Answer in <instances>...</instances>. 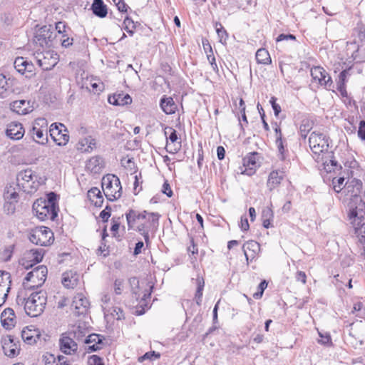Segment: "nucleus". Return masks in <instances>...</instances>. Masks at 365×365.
Segmentation results:
<instances>
[{
    "label": "nucleus",
    "instance_id": "60",
    "mask_svg": "<svg viewBox=\"0 0 365 365\" xmlns=\"http://www.w3.org/2000/svg\"><path fill=\"white\" fill-rule=\"evenodd\" d=\"M322 339L319 340V343L324 345H329L331 344V337L329 334L323 335L321 332L319 333Z\"/></svg>",
    "mask_w": 365,
    "mask_h": 365
},
{
    "label": "nucleus",
    "instance_id": "52",
    "mask_svg": "<svg viewBox=\"0 0 365 365\" xmlns=\"http://www.w3.org/2000/svg\"><path fill=\"white\" fill-rule=\"evenodd\" d=\"M210 54L207 55V60L209 61V62H210V63L213 71H215V72H217L218 71V67H217V65L216 61H215V56L212 54V48H210Z\"/></svg>",
    "mask_w": 365,
    "mask_h": 365
},
{
    "label": "nucleus",
    "instance_id": "62",
    "mask_svg": "<svg viewBox=\"0 0 365 365\" xmlns=\"http://www.w3.org/2000/svg\"><path fill=\"white\" fill-rule=\"evenodd\" d=\"M162 192L169 197H172L173 195V191L167 181H165L163 185Z\"/></svg>",
    "mask_w": 365,
    "mask_h": 365
},
{
    "label": "nucleus",
    "instance_id": "7",
    "mask_svg": "<svg viewBox=\"0 0 365 365\" xmlns=\"http://www.w3.org/2000/svg\"><path fill=\"white\" fill-rule=\"evenodd\" d=\"M310 149L319 160L320 154L327 152L329 148V138L322 133L314 131L309 138Z\"/></svg>",
    "mask_w": 365,
    "mask_h": 365
},
{
    "label": "nucleus",
    "instance_id": "10",
    "mask_svg": "<svg viewBox=\"0 0 365 365\" xmlns=\"http://www.w3.org/2000/svg\"><path fill=\"white\" fill-rule=\"evenodd\" d=\"M129 282L131 286L132 294L135 297V299L138 301L140 299L139 304L140 308H138L136 312L138 315L143 314L145 309L143 306L148 307L147 299L150 297V290H146L143 292L140 291L139 281L136 277H133L129 279ZM152 289V287L150 289Z\"/></svg>",
    "mask_w": 365,
    "mask_h": 365
},
{
    "label": "nucleus",
    "instance_id": "27",
    "mask_svg": "<svg viewBox=\"0 0 365 365\" xmlns=\"http://www.w3.org/2000/svg\"><path fill=\"white\" fill-rule=\"evenodd\" d=\"M96 139L91 136H86L79 140L77 143V149L82 153H90L96 148Z\"/></svg>",
    "mask_w": 365,
    "mask_h": 365
},
{
    "label": "nucleus",
    "instance_id": "58",
    "mask_svg": "<svg viewBox=\"0 0 365 365\" xmlns=\"http://www.w3.org/2000/svg\"><path fill=\"white\" fill-rule=\"evenodd\" d=\"M66 28H67V26L63 22L58 21V22H57L56 24V31H58V34H62V36L63 34H66Z\"/></svg>",
    "mask_w": 365,
    "mask_h": 365
},
{
    "label": "nucleus",
    "instance_id": "25",
    "mask_svg": "<svg viewBox=\"0 0 365 365\" xmlns=\"http://www.w3.org/2000/svg\"><path fill=\"white\" fill-rule=\"evenodd\" d=\"M10 108L12 111L19 115H25L33 110L31 102L26 100H19L12 102L10 104Z\"/></svg>",
    "mask_w": 365,
    "mask_h": 365
},
{
    "label": "nucleus",
    "instance_id": "43",
    "mask_svg": "<svg viewBox=\"0 0 365 365\" xmlns=\"http://www.w3.org/2000/svg\"><path fill=\"white\" fill-rule=\"evenodd\" d=\"M215 27L217 36L220 38V41H222V40L226 41L227 38V34L226 30L223 28L222 25L220 22H216Z\"/></svg>",
    "mask_w": 365,
    "mask_h": 365
},
{
    "label": "nucleus",
    "instance_id": "55",
    "mask_svg": "<svg viewBox=\"0 0 365 365\" xmlns=\"http://www.w3.org/2000/svg\"><path fill=\"white\" fill-rule=\"evenodd\" d=\"M276 100L277 99L275 97H272L270 99V103L272 105L275 116H278V115L281 112V107L279 104L276 103Z\"/></svg>",
    "mask_w": 365,
    "mask_h": 365
},
{
    "label": "nucleus",
    "instance_id": "34",
    "mask_svg": "<svg viewBox=\"0 0 365 365\" xmlns=\"http://www.w3.org/2000/svg\"><path fill=\"white\" fill-rule=\"evenodd\" d=\"M160 107L166 114H173L177 106L171 97L163 98L160 101Z\"/></svg>",
    "mask_w": 365,
    "mask_h": 365
},
{
    "label": "nucleus",
    "instance_id": "64",
    "mask_svg": "<svg viewBox=\"0 0 365 365\" xmlns=\"http://www.w3.org/2000/svg\"><path fill=\"white\" fill-rule=\"evenodd\" d=\"M4 208L8 214L14 213L15 211V205L12 202H6Z\"/></svg>",
    "mask_w": 365,
    "mask_h": 365
},
{
    "label": "nucleus",
    "instance_id": "14",
    "mask_svg": "<svg viewBox=\"0 0 365 365\" xmlns=\"http://www.w3.org/2000/svg\"><path fill=\"white\" fill-rule=\"evenodd\" d=\"M31 135L34 140L40 144H46L47 138V121L45 118H38L34 121Z\"/></svg>",
    "mask_w": 365,
    "mask_h": 365
},
{
    "label": "nucleus",
    "instance_id": "42",
    "mask_svg": "<svg viewBox=\"0 0 365 365\" xmlns=\"http://www.w3.org/2000/svg\"><path fill=\"white\" fill-rule=\"evenodd\" d=\"M11 274L4 271H0V287H7L11 286Z\"/></svg>",
    "mask_w": 365,
    "mask_h": 365
},
{
    "label": "nucleus",
    "instance_id": "57",
    "mask_svg": "<svg viewBox=\"0 0 365 365\" xmlns=\"http://www.w3.org/2000/svg\"><path fill=\"white\" fill-rule=\"evenodd\" d=\"M115 4L118 9L120 12H126L128 9V5L124 2L123 0H113Z\"/></svg>",
    "mask_w": 365,
    "mask_h": 365
},
{
    "label": "nucleus",
    "instance_id": "24",
    "mask_svg": "<svg viewBox=\"0 0 365 365\" xmlns=\"http://www.w3.org/2000/svg\"><path fill=\"white\" fill-rule=\"evenodd\" d=\"M89 304L88 299L82 293L76 294L72 302V307L76 310L78 314H84Z\"/></svg>",
    "mask_w": 365,
    "mask_h": 365
},
{
    "label": "nucleus",
    "instance_id": "53",
    "mask_svg": "<svg viewBox=\"0 0 365 365\" xmlns=\"http://www.w3.org/2000/svg\"><path fill=\"white\" fill-rule=\"evenodd\" d=\"M89 365H104L103 359L97 355H92L88 359Z\"/></svg>",
    "mask_w": 365,
    "mask_h": 365
},
{
    "label": "nucleus",
    "instance_id": "51",
    "mask_svg": "<svg viewBox=\"0 0 365 365\" xmlns=\"http://www.w3.org/2000/svg\"><path fill=\"white\" fill-rule=\"evenodd\" d=\"M349 74V69L342 71L339 75L337 86H345L346 76Z\"/></svg>",
    "mask_w": 365,
    "mask_h": 365
},
{
    "label": "nucleus",
    "instance_id": "5",
    "mask_svg": "<svg viewBox=\"0 0 365 365\" xmlns=\"http://www.w3.org/2000/svg\"><path fill=\"white\" fill-rule=\"evenodd\" d=\"M102 189L106 198L110 201H114L122 195V187L119 178L115 175L108 174L102 179Z\"/></svg>",
    "mask_w": 365,
    "mask_h": 365
},
{
    "label": "nucleus",
    "instance_id": "6",
    "mask_svg": "<svg viewBox=\"0 0 365 365\" xmlns=\"http://www.w3.org/2000/svg\"><path fill=\"white\" fill-rule=\"evenodd\" d=\"M48 274L47 267L40 265L29 272L23 282V286L26 289H33L41 287L46 281Z\"/></svg>",
    "mask_w": 365,
    "mask_h": 365
},
{
    "label": "nucleus",
    "instance_id": "26",
    "mask_svg": "<svg viewBox=\"0 0 365 365\" xmlns=\"http://www.w3.org/2000/svg\"><path fill=\"white\" fill-rule=\"evenodd\" d=\"M1 322L2 326L6 329L14 327L16 323L14 310L11 308L5 309L1 314Z\"/></svg>",
    "mask_w": 365,
    "mask_h": 365
},
{
    "label": "nucleus",
    "instance_id": "22",
    "mask_svg": "<svg viewBox=\"0 0 365 365\" xmlns=\"http://www.w3.org/2000/svg\"><path fill=\"white\" fill-rule=\"evenodd\" d=\"M242 250L248 264L250 261L252 262L256 257L260 250V246L256 241L250 240L243 245Z\"/></svg>",
    "mask_w": 365,
    "mask_h": 365
},
{
    "label": "nucleus",
    "instance_id": "2",
    "mask_svg": "<svg viewBox=\"0 0 365 365\" xmlns=\"http://www.w3.org/2000/svg\"><path fill=\"white\" fill-rule=\"evenodd\" d=\"M362 189V182L355 178L348 180L345 182V190L343 193L351 200L350 212L349 214V220L351 221L354 219V212L361 209L365 211V202H363L359 194Z\"/></svg>",
    "mask_w": 365,
    "mask_h": 365
},
{
    "label": "nucleus",
    "instance_id": "13",
    "mask_svg": "<svg viewBox=\"0 0 365 365\" xmlns=\"http://www.w3.org/2000/svg\"><path fill=\"white\" fill-rule=\"evenodd\" d=\"M53 38V34L51 31V26H43L36 31L33 41L36 46L43 49L52 46Z\"/></svg>",
    "mask_w": 365,
    "mask_h": 365
},
{
    "label": "nucleus",
    "instance_id": "35",
    "mask_svg": "<svg viewBox=\"0 0 365 365\" xmlns=\"http://www.w3.org/2000/svg\"><path fill=\"white\" fill-rule=\"evenodd\" d=\"M44 361L46 365H70L66 362V357L58 356L57 358L53 354H46L44 356Z\"/></svg>",
    "mask_w": 365,
    "mask_h": 365
},
{
    "label": "nucleus",
    "instance_id": "50",
    "mask_svg": "<svg viewBox=\"0 0 365 365\" xmlns=\"http://www.w3.org/2000/svg\"><path fill=\"white\" fill-rule=\"evenodd\" d=\"M86 344H90L94 342L95 344H101L102 339H101V336L98 334H91L88 336L85 341Z\"/></svg>",
    "mask_w": 365,
    "mask_h": 365
},
{
    "label": "nucleus",
    "instance_id": "1",
    "mask_svg": "<svg viewBox=\"0 0 365 365\" xmlns=\"http://www.w3.org/2000/svg\"><path fill=\"white\" fill-rule=\"evenodd\" d=\"M126 220L129 229H133L140 232L144 237L145 242L148 245L149 229L150 227L156 228L158 225L159 214L156 212H148L130 210L126 213Z\"/></svg>",
    "mask_w": 365,
    "mask_h": 365
},
{
    "label": "nucleus",
    "instance_id": "19",
    "mask_svg": "<svg viewBox=\"0 0 365 365\" xmlns=\"http://www.w3.org/2000/svg\"><path fill=\"white\" fill-rule=\"evenodd\" d=\"M167 142L166 148H170V153L177 152L181 147V141L178 140L176 130L172 127H166L164 130Z\"/></svg>",
    "mask_w": 365,
    "mask_h": 365
},
{
    "label": "nucleus",
    "instance_id": "16",
    "mask_svg": "<svg viewBox=\"0 0 365 365\" xmlns=\"http://www.w3.org/2000/svg\"><path fill=\"white\" fill-rule=\"evenodd\" d=\"M74 333H64L59 339L60 350L65 354H75L78 350V344L74 341Z\"/></svg>",
    "mask_w": 365,
    "mask_h": 365
},
{
    "label": "nucleus",
    "instance_id": "45",
    "mask_svg": "<svg viewBox=\"0 0 365 365\" xmlns=\"http://www.w3.org/2000/svg\"><path fill=\"white\" fill-rule=\"evenodd\" d=\"M275 143H276V145L277 147V149H278V152H279V158L281 159V160H284V142L282 140V138H280V137L279 136L278 138L275 140Z\"/></svg>",
    "mask_w": 365,
    "mask_h": 365
},
{
    "label": "nucleus",
    "instance_id": "56",
    "mask_svg": "<svg viewBox=\"0 0 365 365\" xmlns=\"http://www.w3.org/2000/svg\"><path fill=\"white\" fill-rule=\"evenodd\" d=\"M61 41L62 46L67 48L73 44V39L68 36L67 34H63Z\"/></svg>",
    "mask_w": 365,
    "mask_h": 365
},
{
    "label": "nucleus",
    "instance_id": "59",
    "mask_svg": "<svg viewBox=\"0 0 365 365\" xmlns=\"http://www.w3.org/2000/svg\"><path fill=\"white\" fill-rule=\"evenodd\" d=\"M102 307L104 310L107 309L108 304L110 302V295L108 293L103 294L101 297Z\"/></svg>",
    "mask_w": 365,
    "mask_h": 365
},
{
    "label": "nucleus",
    "instance_id": "47",
    "mask_svg": "<svg viewBox=\"0 0 365 365\" xmlns=\"http://www.w3.org/2000/svg\"><path fill=\"white\" fill-rule=\"evenodd\" d=\"M160 354L155 351H150L145 353L143 356L139 358V361H143L146 359L155 360L160 358Z\"/></svg>",
    "mask_w": 365,
    "mask_h": 365
},
{
    "label": "nucleus",
    "instance_id": "63",
    "mask_svg": "<svg viewBox=\"0 0 365 365\" xmlns=\"http://www.w3.org/2000/svg\"><path fill=\"white\" fill-rule=\"evenodd\" d=\"M358 135L362 140H365V120H361L359 123Z\"/></svg>",
    "mask_w": 365,
    "mask_h": 365
},
{
    "label": "nucleus",
    "instance_id": "20",
    "mask_svg": "<svg viewBox=\"0 0 365 365\" xmlns=\"http://www.w3.org/2000/svg\"><path fill=\"white\" fill-rule=\"evenodd\" d=\"M2 348L4 354L9 357H14L19 353L18 344L14 341L11 336H6L1 340Z\"/></svg>",
    "mask_w": 365,
    "mask_h": 365
},
{
    "label": "nucleus",
    "instance_id": "4",
    "mask_svg": "<svg viewBox=\"0 0 365 365\" xmlns=\"http://www.w3.org/2000/svg\"><path fill=\"white\" fill-rule=\"evenodd\" d=\"M16 182L20 189L29 194L35 192L41 184L38 176L31 169L19 172L16 175Z\"/></svg>",
    "mask_w": 365,
    "mask_h": 365
},
{
    "label": "nucleus",
    "instance_id": "40",
    "mask_svg": "<svg viewBox=\"0 0 365 365\" xmlns=\"http://www.w3.org/2000/svg\"><path fill=\"white\" fill-rule=\"evenodd\" d=\"M345 178L344 177L334 178L332 179L333 189L336 192L345 190Z\"/></svg>",
    "mask_w": 365,
    "mask_h": 365
},
{
    "label": "nucleus",
    "instance_id": "31",
    "mask_svg": "<svg viewBox=\"0 0 365 365\" xmlns=\"http://www.w3.org/2000/svg\"><path fill=\"white\" fill-rule=\"evenodd\" d=\"M78 281V275L76 272L68 271L63 274L62 284L63 285L69 289L73 288L77 285Z\"/></svg>",
    "mask_w": 365,
    "mask_h": 365
},
{
    "label": "nucleus",
    "instance_id": "32",
    "mask_svg": "<svg viewBox=\"0 0 365 365\" xmlns=\"http://www.w3.org/2000/svg\"><path fill=\"white\" fill-rule=\"evenodd\" d=\"M91 9L99 18H105L108 14L107 6L103 0H93Z\"/></svg>",
    "mask_w": 365,
    "mask_h": 365
},
{
    "label": "nucleus",
    "instance_id": "28",
    "mask_svg": "<svg viewBox=\"0 0 365 365\" xmlns=\"http://www.w3.org/2000/svg\"><path fill=\"white\" fill-rule=\"evenodd\" d=\"M104 167L103 159L100 156H93L86 163L87 170L93 173H99Z\"/></svg>",
    "mask_w": 365,
    "mask_h": 365
},
{
    "label": "nucleus",
    "instance_id": "11",
    "mask_svg": "<svg viewBox=\"0 0 365 365\" xmlns=\"http://www.w3.org/2000/svg\"><path fill=\"white\" fill-rule=\"evenodd\" d=\"M33 211L36 217L41 220L50 219L54 220L57 217L56 208L48 207L43 198L37 199L33 204Z\"/></svg>",
    "mask_w": 365,
    "mask_h": 365
},
{
    "label": "nucleus",
    "instance_id": "12",
    "mask_svg": "<svg viewBox=\"0 0 365 365\" xmlns=\"http://www.w3.org/2000/svg\"><path fill=\"white\" fill-rule=\"evenodd\" d=\"M354 214L355 217L351 221V225L359 242L364 245L365 254V211L360 209V210L355 211Z\"/></svg>",
    "mask_w": 365,
    "mask_h": 365
},
{
    "label": "nucleus",
    "instance_id": "3",
    "mask_svg": "<svg viewBox=\"0 0 365 365\" xmlns=\"http://www.w3.org/2000/svg\"><path fill=\"white\" fill-rule=\"evenodd\" d=\"M47 302L46 292L41 290L32 293L26 300L24 310L27 315L36 317L41 315Z\"/></svg>",
    "mask_w": 365,
    "mask_h": 365
},
{
    "label": "nucleus",
    "instance_id": "21",
    "mask_svg": "<svg viewBox=\"0 0 365 365\" xmlns=\"http://www.w3.org/2000/svg\"><path fill=\"white\" fill-rule=\"evenodd\" d=\"M15 69L21 74L29 77L32 75L34 66L24 57H17L14 63Z\"/></svg>",
    "mask_w": 365,
    "mask_h": 365
},
{
    "label": "nucleus",
    "instance_id": "30",
    "mask_svg": "<svg viewBox=\"0 0 365 365\" xmlns=\"http://www.w3.org/2000/svg\"><path fill=\"white\" fill-rule=\"evenodd\" d=\"M108 101L114 106H125L131 103L132 98L128 94L118 93L110 96Z\"/></svg>",
    "mask_w": 365,
    "mask_h": 365
},
{
    "label": "nucleus",
    "instance_id": "8",
    "mask_svg": "<svg viewBox=\"0 0 365 365\" xmlns=\"http://www.w3.org/2000/svg\"><path fill=\"white\" fill-rule=\"evenodd\" d=\"M54 240L53 233L46 227H38L32 230L29 235V240L36 245L48 246Z\"/></svg>",
    "mask_w": 365,
    "mask_h": 365
},
{
    "label": "nucleus",
    "instance_id": "18",
    "mask_svg": "<svg viewBox=\"0 0 365 365\" xmlns=\"http://www.w3.org/2000/svg\"><path fill=\"white\" fill-rule=\"evenodd\" d=\"M311 76L313 80L318 82L321 86L330 87L332 84L331 77L322 67L315 66L312 68L311 69Z\"/></svg>",
    "mask_w": 365,
    "mask_h": 365
},
{
    "label": "nucleus",
    "instance_id": "41",
    "mask_svg": "<svg viewBox=\"0 0 365 365\" xmlns=\"http://www.w3.org/2000/svg\"><path fill=\"white\" fill-rule=\"evenodd\" d=\"M43 200L46 201V205L51 208H56L58 211V204H57V195L53 192H51L47 194L46 198L43 199Z\"/></svg>",
    "mask_w": 365,
    "mask_h": 365
},
{
    "label": "nucleus",
    "instance_id": "9",
    "mask_svg": "<svg viewBox=\"0 0 365 365\" xmlns=\"http://www.w3.org/2000/svg\"><path fill=\"white\" fill-rule=\"evenodd\" d=\"M34 58L36 63L45 71L52 69L58 63V55L53 51L43 50L36 51L34 53Z\"/></svg>",
    "mask_w": 365,
    "mask_h": 365
},
{
    "label": "nucleus",
    "instance_id": "54",
    "mask_svg": "<svg viewBox=\"0 0 365 365\" xmlns=\"http://www.w3.org/2000/svg\"><path fill=\"white\" fill-rule=\"evenodd\" d=\"M123 280L115 279L114 282V292L116 294H120L123 291Z\"/></svg>",
    "mask_w": 365,
    "mask_h": 365
},
{
    "label": "nucleus",
    "instance_id": "37",
    "mask_svg": "<svg viewBox=\"0 0 365 365\" xmlns=\"http://www.w3.org/2000/svg\"><path fill=\"white\" fill-rule=\"evenodd\" d=\"M255 56L258 63L268 65L272 63L270 55L268 51L264 48L258 49Z\"/></svg>",
    "mask_w": 365,
    "mask_h": 365
},
{
    "label": "nucleus",
    "instance_id": "39",
    "mask_svg": "<svg viewBox=\"0 0 365 365\" xmlns=\"http://www.w3.org/2000/svg\"><path fill=\"white\" fill-rule=\"evenodd\" d=\"M4 197L6 202H12L14 203L17 202L19 195L14 190V188H12L11 186L9 187H6L4 193Z\"/></svg>",
    "mask_w": 365,
    "mask_h": 365
},
{
    "label": "nucleus",
    "instance_id": "46",
    "mask_svg": "<svg viewBox=\"0 0 365 365\" xmlns=\"http://www.w3.org/2000/svg\"><path fill=\"white\" fill-rule=\"evenodd\" d=\"M9 83L6 78V76L3 74H0V97H3V93L9 88Z\"/></svg>",
    "mask_w": 365,
    "mask_h": 365
},
{
    "label": "nucleus",
    "instance_id": "15",
    "mask_svg": "<svg viewBox=\"0 0 365 365\" xmlns=\"http://www.w3.org/2000/svg\"><path fill=\"white\" fill-rule=\"evenodd\" d=\"M49 133L51 138L58 145H65L69 140L67 129L62 123H52L50 126Z\"/></svg>",
    "mask_w": 365,
    "mask_h": 365
},
{
    "label": "nucleus",
    "instance_id": "48",
    "mask_svg": "<svg viewBox=\"0 0 365 365\" xmlns=\"http://www.w3.org/2000/svg\"><path fill=\"white\" fill-rule=\"evenodd\" d=\"M267 287V284L265 281L261 282L258 285V289L259 291L253 294V297L256 299L261 298L262 297L264 290L266 289Z\"/></svg>",
    "mask_w": 365,
    "mask_h": 365
},
{
    "label": "nucleus",
    "instance_id": "49",
    "mask_svg": "<svg viewBox=\"0 0 365 365\" xmlns=\"http://www.w3.org/2000/svg\"><path fill=\"white\" fill-rule=\"evenodd\" d=\"M311 130V126L308 123H303L300 125L299 128V133L301 135V137L303 138H306L308 133Z\"/></svg>",
    "mask_w": 365,
    "mask_h": 365
},
{
    "label": "nucleus",
    "instance_id": "17",
    "mask_svg": "<svg viewBox=\"0 0 365 365\" xmlns=\"http://www.w3.org/2000/svg\"><path fill=\"white\" fill-rule=\"evenodd\" d=\"M258 154L257 153H250L242 159L243 167L240 168V173L249 176L255 173L257 167Z\"/></svg>",
    "mask_w": 365,
    "mask_h": 365
},
{
    "label": "nucleus",
    "instance_id": "29",
    "mask_svg": "<svg viewBox=\"0 0 365 365\" xmlns=\"http://www.w3.org/2000/svg\"><path fill=\"white\" fill-rule=\"evenodd\" d=\"M284 173L280 170H273L269 175L267 182L268 189L272 191L275 189L284 178Z\"/></svg>",
    "mask_w": 365,
    "mask_h": 365
},
{
    "label": "nucleus",
    "instance_id": "36",
    "mask_svg": "<svg viewBox=\"0 0 365 365\" xmlns=\"http://www.w3.org/2000/svg\"><path fill=\"white\" fill-rule=\"evenodd\" d=\"M38 336V334H37V331L34 329L33 330L29 329V327L24 329L21 331V337L23 340L29 344L35 343L36 337Z\"/></svg>",
    "mask_w": 365,
    "mask_h": 365
},
{
    "label": "nucleus",
    "instance_id": "23",
    "mask_svg": "<svg viewBox=\"0 0 365 365\" xmlns=\"http://www.w3.org/2000/svg\"><path fill=\"white\" fill-rule=\"evenodd\" d=\"M6 135L13 140H19L24 135L23 125L17 122H11L7 125L6 130Z\"/></svg>",
    "mask_w": 365,
    "mask_h": 365
},
{
    "label": "nucleus",
    "instance_id": "61",
    "mask_svg": "<svg viewBox=\"0 0 365 365\" xmlns=\"http://www.w3.org/2000/svg\"><path fill=\"white\" fill-rule=\"evenodd\" d=\"M110 216V208L108 206L102 210L100 213V217L103 220V221L106 222L108 220Z\"/></svg>",
    "mask_w": 365,
    "mask_h": 365
},
{
    "label": "nucleus",
    "instance_id": "38",
    "mask_svg": "<svg viewBox=\"0 0 365 365\" xmlns=\"http://www.w3.org/2000/svg\"><path fill=\"white\" fill-rule=\"evenodd\" d=\"M197 281V290L195 293V298L196 299V303L197 305L201 304L202 292L205 286V281L202 277H198L196 279Z\"/></svg>",
    "mask_w": 365,
    "mask_h": 365
},
{
    "label": "nucleus",
    "instance_id": "44",
    "mask_svg": "<svg viewBox=\"0 0 365 365\" xmlns=\"http://www.w3.org/2000/svg\"><path fill=\"white\" fill-rule=\"evenodd\" d=\"M135 24H134V21L128 18V17H126L125 19H124V21H123V28L128 33L130 34V35H133V29H135Z\"/></svg>",
    "mask_w": 365,
    "mask_h": 365
},
{
    "label": "nucleus",
    "instance_id": "33",
    "mask_svg": "<svg viewBox=\"0 0 365 365\" xmlns=\"http://www.w3.org/2000/svg\"><path fill=\"white\" fill-rule=\"evenodd\" d=\"M88 200L96 207H101L103 202V197L98 187H92L88 191Z\"/></svg>",
    "mask_w": 365,
    "mask_h": 365
}]
</instances>
